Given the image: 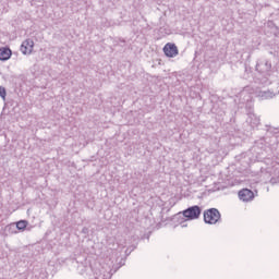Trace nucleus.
<instances>
[{
    "label": "nucleus",
    "instance_id": "ddd939ff",
    "mask_svg": "<svg viewBox=\"0 0 279 279\" xmlns=\"http://www.w3.org/2000/svg\"><path fill=\"white\" fill-rule=\"evenodd\" d=\"M252 100V96H247V98H246V101H251Z\"/></svg>",
    "mask_w": 279,
    "mask_h": 279
},
{
    "label": "nucleus",
    "instance_id": "423d86ee",
    "mask_svg": "<svg viewBox=\"0 0 279 279\" xmlns=\"http://www.w3.org/2000/svg\"><path fill=\"white\" fill-rule=\"evenodd\" d=\"M163 52L168 58H175L178 56V46L175 44H166Z\"/></svg>",
    "mask_w": 279,
    "mask_h": 279
},
{
    "label": "nucleus",
    "instance_id": "9d476101",
    "mask_svg": "<svg viewBox=\"0 0 279 279\" xmlns=\"http://www.w3.org/2000/svg\"><path fill=\"white\" fill-rule=\"evenodd\" d=\"M11 57H12V50H10L9 48L0 49V60L2 61L10 60Z\"/></svg>",
    "mask_w": 279,
    "mask_h": 279
},
{
    "label": "nucleus",
    "instance_id": "39448f33",
    "mask_svg": "<svg viewBox=\"0 0 279 279\" xmlns=\"http://www.w3.org/2000/svg\"><path fill=\"white\" fill-rule=\"evenodd\" d=\"M256 71L258 73H269L271 71V63L265 59H260L257 61Z\"/></svg>",
    "mask_w": 279,
    "mask_h": 279
},
{
    "label": "nucleus",
    "instance_id": "f03ea898",
    "mask_svg": "<svg viewBox=\"0 0 279 279\" xmlns=\"http://www.w3.org/2000/svg\"><path fill=\"white\" fill-rule=\"evenodd\" d=\"M204 221L205 223L215 226V223H219V221H221V213H219V209L217 208H209L204 211Z\"/></svg>",
    "mask_w": 279,
    "mask_h": 279
},
{
    "label": "nucleus",
    "instance_id": "f8f14e48",
    "mask_svg": "<svg viewBox=\"0 0 279 279\" xmlns=\"http://www.w3.org/2000/svg\"><path fill=\"white\" fill-rule=\"evenodd\" d=\"M7 95H8V93L5 92V87L0 86V97H1V99H3V101H5Z\"/></svg>",
    "mask_w": 279,
    "mask_h": 279
},
{
    "label": "nucleus",
    "instance_id": "7ed1b4c3",
    "mask_svg": "<svg viewBox=\"0 0 279 279\" xmlns=\"http://www.w3.org/2000/svg\"><path fill=\"white\" fill-rule=\"evenodd\" d=\"M199 215H202V208L197 205H194L183 210V216L192 221L193 219H199Z\"/></svg>",
    "mask_w": 279,
    "mask_h": 279
},
{
    "label": "nucleus",
    "instance_id": "20e7f679",
    "mask_svg": "<svg viewBox=\"0 0 279 279\" xmlns=\"http://www.w3.org/2000/svg\"><path fill=\"white\" fill-rule=\"evenodd\" d=\"M20 50L24 56H29L34 51V40L29 38L24 40Z\"/></svg>",
    "mask_w": 279,
    "mask_h": 279
},
{
    "label": "nucleus",
    "instance_id": "1a4fd4ad",
    "mask_svg": "<svg viewBox=\"0 0 279 279\" xmlns=\"http://www.w3.org/2000/svg\"><path fill=\"white\" fill-rule=\"evenodd\" d=\"M77 271L81 276H88L93 271V268L88 264L81 263L77 266Z\"/></svg>",
    "mask_w": 279,
    "mask_h": 279
},
{
    "label": "nucleus",
    "instance_id": "0eeeda50",
    "mask_svg": "<svg viewBox=\"0 0 279 279\" xmlns=\"http://www.w3.org/2000/svg\"><path fill=\"white\" fill-rule=\"evenodd\" d=\"M239 197L242 202H252V199H254V192L248 189H243L239 192Z\"/></svg>",
    "mask_w": 279,
    "mask_h": 279
},
{
    "label": "nucleus",
    "instance_id": "9b49d317",
    "mask_svg": "<svg viewBox=\"0 0 279 279\" xmlns=\"http://www.w3.org/2000/svg\"><path fill=\"white\" fill-rule=\"evenodd\" d=\"M27 220H20L17 223H16V228L17 230H25V228H27Z\"/></svg>",
    "mask_w": 279,
    "mask_h": 279
},
{
    "label": "nucleus",
    "instance_id": "6e6552de",
    "mask_svg": "<svg viewBox=\"0 0 279 279\" xmlns=\"http://www.w3.org/2000/svg\"><path fill=\"white\" fill-rule=\"evenodd\" d=\"M246 121L250 123L251 128H258V125H260V118L256 117L254 112H248Z\"/></svg>",
    "mask_w": 279,
    "mask_h": 279
},
{
    "label": "nucleus",
    "instance_id": "f257e3e1",
    "mask_svg": "<svg viewBox=\"0 0 279 279\" xmlns=\"http://www.w3.org/2000/svg\"><path fill=\"white\" fill-rule=\"evenodd\" d=\"M245 95H255V97H258V99L265 100V99H272L274 93L270 90H260L258 87L254 86H246L243 88V90L240 93L241 97H245Z\"/></svg>",
    "mask_w": 279,
    "mask_h": 279
}]
</instances>
